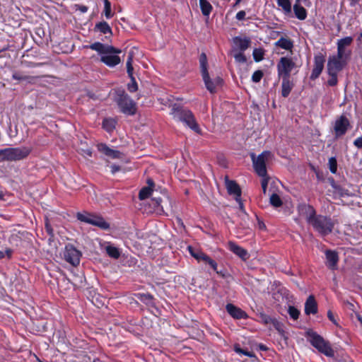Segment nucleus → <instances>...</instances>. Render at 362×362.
Masks as SVG:
<instances>
[{
    "label": "nucleus",
    "instance_id": "obj_1",
    "mask_svg": "<svg viewBox=\"0 0 362 362\" xmlns=\"http://www.w3.org/2000/svg\"><path fill=\"white\" fill-rule=\"evenodd\" d=\"M86 47H89L97 52L100 56V61L109 67H114L121 62L118 56L122 52L119 49L98 42L86 46Z\"/></svg>",
    "mask_w": 362,
    "mask_h": 362
},
{
    "label": "nucleus",
    "instance_id": "obj_2",
    "mask_svg": "<svg viewBox=\"0 0 362 362\" xmlns=\"http://www.w3.org/2000/svg\"><path fill=\"white\" fill-rule=\"evenodd\" d=\"M300 66L301 63L298 62L296 57H283L276 65L278 76L290 78L291 72L295 70L298 71Z\"/></svg>",
    "mask_w": 362,
    "mask_h": 362
},
{
    "label": "nucleus",
    "instance_id": "obj_3",
    "mask_svg": "<svg viewBox=\"0 0 362 362\" xmlns=\"http://www.w3.org/2000/svg\"><path fill=\"white\" fill-rule=\"evenodd\" d=\"M171 114L175 119L185 123L196 133H200V128L190 110L173 107Z\"/></svg>",
    "mask_w": 362,
    "mask_h": 362
},
{
    "label": "nucleus",
    "instance_id": "obj_4",
    "mask_svg": "<svg viewBox=\"0 0 362 362\" xmlns=\"http://www.w3.org/2000/svg\"><path fill=\"white\" fill-rule=\"evenodd\" d=\"M30 153V149L25 146L0 149V163L21 160L27 157Z\"/></svg>",
    "mask_w": 362,
    "mask_h": 362
},
{
    "label": "nucleus",
    "instance_id": "obj_5",
    "mask_svg": "<svg viewBox=\"0 0 362 362\" xmlns=\"http://www.w3.org/2000/svg\"><path fill=\"white\" fill-rule=\"evenodd\" d=\"M307 334L310 343L320 353L328 357L334 356V351L328 341L315 332H308Z\"/></svg>",
    "mask_w": 362,
    "mask_h": 362
},
{
    "label": "nucleus",
    "instance_id": "obj_6",
    "mask_svg": "<svg viewBox=\"0 0 362 362\" xmlns=\"http://www.w3.org/2000/svg\"><path fill=\"white\" fill-rule=\"evenodd\" d=\"M310 225L320 235H326L332 231L334 223L327 216H317Z\"/></svg>",
    "mask_w": 362,
    "mask_h": 362
},
{
    "label": "nucleus",
    "instance_id": "obj_7",
    "mask_svg": "<svg viewBox=\"0 0 362 362\" xmlns=\"http://www.w3.org/2000/svg\"><path fill=\"white\" fill-rule=\"evenodd\" d=\"M270 156L271 153L269 151H264L257 157H255L254 153L251 154L254 168L260 177H265L267 175L266 161Z\"/></svg>",
    "mask_w": 362,
    "mask_h": 362
},
{
    "label": "nucleus",
    "instance_id": "obj_8",
    "mask_svg": "<svg viewBox=\"0 0 362 362\" xmlns=\"http://www.w3.org/2000/svg\"><path fill=\"white\" fill-rule=\"evenodd\" d=\"M117 103L121 111L126 114L134 115L136 110L135 103L125 93L119 95Z\"/></svg>",
    "mask_w": 362,
    "mask_h": 362
},
{
    "label": "nucleus",
    "instance_id": "obj_9",
    "mask_svg": "<svg viewBox=\"0 0 362 362\" xmlns=\"http://www.w3.org/2000/svg\"><path fill=\"white\" fill-rule=\"evenodd\" d=\"M77 218L81 221L92 224L98 226L102 229H107L110 225L102 217L97 216L90 214H77Z\"/></svg>",
    "mask_w": 362,
    "mask_h": 362
},
{
    "label": "nucleus",
    "instance_id": "obj_10",
    "mask_svg": "<svg viewBox=\"0 0 362 362\" xmlns=\"http://www.w3.org/2000/svg\"><path fill=\"white\" fill-rule=\"evenodd\" d=\"M81 252L73 245H68L65 247L64 251V257L65 260L74 266H76L80 262Z\"/></svg>",
    "mask_w": 362,
    "mask_h": 362
},
{
    "label": "nucleus",
    "instance_id": "obj_11",
    "mask_svg": "<svg viewBox=\"0 0 362 362\" xmlns=\"http://www.w3.org/2000/svg\"><path fill=\"white\" fill-rule=\"evenodd\" d=\"M188 250H189L190 255L194 258H195L198 262L203 261L204 262L209 264L214 271H216L217 273H218V272L217 271L216 262L215 261H214L213 259H211L208 255L204 254L201 250L194 249L191 246L188 247Z\"/></svg>",
    "mask_w": 362,
    "mask_h": 362
},
{
    "label": "nucleus",
    "instance_id": "obj_12",
    "mask_svg": "<svg viewBox=\"0 0 362 362\" xmlns=\"http://www.w3.org/2000/svg\"><path fill=\"white\" fill-rule=\"evenodd\" d=\"M346 59L345 57H339L338 53L336 56L329 57L327 62L328 73H338L345 65Z\"/></svg>",
    "mask_w": 362,
    "mask_h": 362
},
{
    "label": "nucleus",
    "instance_id": "obj_13",
    "mask_svg": "<svg viewBox=\"0 0 362 362\" xmlns=\"http://www.w3.org/2000/svg\"><path fill=\"white\" fill-rule=\"evenodd\" d=\"M202 76L205 86L210 93L216 92V88L219 87L222 83V79L220 77L216 76L213 78H211L208 72L202 74Z\"/></svg>",
    "mask_w": 362,
    "mask_h": 362
},
{
    "label": "nucleus",
    "instance_id": "obj_14",
    "mask_svg": "<svg viewBox=\"0 0 362 362\" xmlns=\"http://www.w3.org/2000/svg\"><path fill=\"white\" fill-rule=\"evenodd\" d=\"M226 185L227 190L230 194L234 195L235 199L239 204L240 209H243V204L240 199L241 191L239 186L233 180H226Z\"/></svg>",
    "mask_w": 362,
    "mask_h": 362
},
{
    "label": "nucleus",
    "instance_id": "obj_15",
    "mask_svg": "<svg viewBox=\"0 0 362 362\" xmlns=\"http://www.w3.org/2000/svg\"><path fill=\"white\" fill-rule=\"evenodd\" d=\"M349 125L348 119L344 116H341L337 119L334 125V131L336 136H340L344 135Z\"/></svg>",
    "mask_w": 362,
    "mask_h": 362
},
{
    "label": "nucleus",
    "instance_id": "obj_16",
    "mask_svg": "<svg viewBox=\"0 0 362 362\" xmlns=\"http://www.w3.org/2000/svg\"><path fill=\"white\" fill-rule=\"evenodd\" d=\"M353 42V38L351 37H346L339 40L337 42V53L339 54V57H345L348 58L350 52L347 51L346 48L349 46Z\"/></svg>",
    "mask_w": 362,
    "mask_h": 362
},
{
    "label": "nucleus",
    "instance_id": "obj_17",
    "mask_svg": "<svg viewBox=\"0 0 362 362\" xmlns=\"http://www.w3.org/2000/svg\"><path fill=\"white\" fill-rule=\"evenodd\" d=\"M299 213L301 216H304L309 224L317 218L315 214V210L310 205L303 204L298 207Z\"/></svg>",
    "mask_w": 362,
    "mask_h": 362
},
{
    "label": "nucleus",
    "instance_id": "obj_18",
    "mask_svg": "<svg viewBox=\"0 0 362 362\" xmlns=\"http://www.w3.org/2000/svg\"><path fill=\"white\" fill-rule=\"evenodd\" d=\"M98 151L111 159H117L122 158V153L119 151L110 148L105 144H100L98 145Z\"/></svg>",
    "mask_w": 362,
    "mask_h": 362
},
{
    "label": "nucleus",
    "instance_id": "obj_19",
    "mask_svg": "<svg viewBox=\"0 0 362 362\" xmlns=\"http://www.w3.org/2000/svg\"><path fill=\"white\" fill-rule=\"evenodd\" d=\"M228 248L243 261L247 260L250 257L247 251L234 242H229L228 243Z\"/></svg>",
    "mask_w": 362,
    "mask_h": 362
},
{
    "label": "nucleus",
    "instance_id": "obj_20",
    "mask_svg": "<svg viewBox=\"0 0 362 362\" xmlns=\"http://www.w3.org/2000/svg\"><path fill=\"white\" fill-rule=\"evenodd\" d=\"M324 58L322 56H317L315 57V64L313 69L310 78L311 79L317 78L324 68Z\"/></svg>",
    "mask_w": 362,
    "mask_h": 362
},
{
    "label": "nucleus",
    "instance_id": "obj_21",
    "mask_svg": "<svg viewBox=\"0 0 362 362\" xmlns=\"http://www.w3.org/2000/svg\"><path fill=\"white\" fill-rule=\"evenodd\" d=\"M317 312V305L313 296H310L305 303L306 315L315 314Z\"/></svg>",
    "mask_w": 362,
    "mask_h": 362
},
{
    "label": "nucleus",
    "instance_id": "obj_22",
    "mask_svg": "<svg viewBox=\"0 0 362 362\" xmlns=\"http://www.w3.org/2000/svg\"><path fill=\"white\" fill-rule=\"evenodd\" d=\"M226 310L233 317L236 319H242L247 317V315L244 311L232 304H228L226 305Z\"/></svg>",
    "mask_w": 362,
    "mask_h": 362
},
{
    "label": "nucleus",
    "instance_id": "obj_23",
    "mask_svg": "<svg viewBox=\"0 0 362 362\" xmlns=\"http://www.w3.org/2000/svg\"><path fill=\"white\" fill-rule=\"evenodd\" d=\"M233 43L235 49L243 52L248 48L250 41L247 37H236L233 39Z\"/></svg>",
    "mask_w": 362,
    "mask_h": 362
},
{
    "label": "nucleus",
    "instance_id": "obj_24",
    "mask_svg": "<svg viewBox=\"0 0 362 362\" xmlns=\"http://www.w3.org/2000/svg\"><path fill=\"white\" fill-rule=\"evenodd\" d=\"M282 78L281 83V95L283 97H287L291 93L293 84L289 78L287 77H281Z\"/></svg>",
    "mask_w": 362,
    "mask_h": 362
},
{
    "label": "nucleus",
    "instance_id": "obj_25",
    "mask_svg": "<svg viewBox=\"0 0 362 362\" xmlns=\"http://www.w3.org/2000/svg\"><path fill=\"white\" fill-rule=\"evenodd\" d=\"M325 254L328 267L334 269L336 267L338 262V255L337 252L327 250Z\"/></svg>",
    "mask_w": 362,
    "mask_h": 362
},
{
    "label": "nucleus",
    "instance_id": "obj_26",
    "mask_svg": "<svg viewBox=\"0 0 362 362\" xmlns=\"http://www.w3.org/2000/svg\"><path fill=\"white\" fill-rule=\"evenodd\" d=\"M275 45L286 50H291L293 47V42L290 39L286 37H281L275 42Z\"/></svg>",
    "mask_w": 362,
    "mask_h": 362
},
{
    "label": "nucleus",
    "instance_id": "obj_27",
    "mask_svg": "<svg viewBox=\"0 0 362 362\" xmlns=\"http://www.w3.org/2000/svg\"><path fill=\"white\" fill-rule=\"evenodd\" d=\"M199 6L204 16H208L212 10V6L207 0H199Z\"/></svg>",
    "mask_w": 362,
    "mask_h": 362
},
{
    "label": "nucleus",
    "instance_id": "obj_28",
    "mask_svg": "<svg viewBox=\"0 0 362 362\" xmlns=\"http://www.w3.org/2000/svg\"><path fill=\"white\" fill-rule=\"evenodd\" d=\"M277 4L279 6L282 8L284 13L286 15L291 13V3L290 0H277Z\"/></svg>",
    "mask_w": 362,
    "mask_h": 362
},
{
    "label": "nucleus",
    "instance_id": "obj_29",
    "mask_svg": "<svg viewBox=\"0 0 362 362\" xmlns=\"http://www.w3.org/2000/svg\"><path fill=\"white\" fill-rule=\"evenodd\" d=\"M105 251L107 255L115 259H117L120 256V252L119 249L114 245H108L105 247Z\"/></svg>",
    "mask_w": 362,
    "mask_h": 362
},
{
    "label": "nucleus",
    "instance_id": "obj_30",
    "mask_svg": "<svg viewBox=\"0 0 362 362\" xmlns=\"http://www.w3.org/2000/svg\"><path fill=\"white\" fill-rule=\"evenodd\" d=\"M115 124L116 121L112 118L105 119L103 122V128L108 132H112L115 129Z\"/></svg>",
    "mask_w": 362,
    "mask_h": 362
},
{
    "label": "nucleus",
    "instance_id": "obj_31",
    "mask_svg": "<svg viewBox=\"0 0 362 362\" xmlns=\"http://www.w3.org/2000/svg\"><path fill=\"white\" fill-rule=\"evenodd\" d=\"M261 319L265 324L272 322L273 324V325L274 326V327L278 331H279V332L281 331V325L278 321H276L275 320H272L269 317H268L264 314H261Z\"/></svg>",
    "mask_w": 362,
    "mask_h": 362
},
{
    "label": "nucleus",
    "instance_id": "obj_32",
    "mask_svg": "<svg viewBox=\"0 0 362 362\" xmlns=\"http://www.w3.org/2000/svg\"><path fill=\"white\" fill-rule=\"evenodd\" d=\"M96 28L104 34H112V30L109 25L106 22H100L96 25Z\"/></svg>",
    "mask_w": 362,
    "mask_h": 362
},
{
    "label": "nucleus",
    "instance_id": "obj_33",
    "mask_svg": "<svg viewBox=\"0 0 362 362\" xmlns=\"http://www.w3.org/2000/svg\"><path fill=\"white\" fill-rule=\"evenodd\" d=\"M199 62H200V67H201V73H202V75L204 74H206L208 72L207 71V59H206V56L204 53H202L201 55H200V58H199Z\"/></svg>",
    "mask_w": 362,
    "mask_h": 362
},
{
    "label": "nucleus",
    "instance_id": "obj_34",
    "mask_svg": "<svg viewBox=\"0 0 362 362\" xmlns=\"http://www.w3.org/2000/svg\"><path fill=\"white\" fill-rule=\"evenodd\" d=\"M153 189L151 186L145 187L141 189L139 197L140 199H145L148 198L152 193Z\"/></svg>",
    "mask_w": 362,
    "mask_h": 362
},
{
    "label": "nucleus",
    "instance_id": "obj_35",
    "mask_svg": "<svg viewBox=\"0 0 362 362\" xmlns=\"http://www.w3.org/2000/svg\"><path fill=\"white\" fill-rule=\"evenodd\" d=\"M103 1L105 16L107 19H109L113 16V13L111 11V4L108 0H103Z\"/></svg>",
    "mask_w": 362,
    "mask_h": 362
},
{
    "label": "nucleus",
    "instance_id": "obj_36",
    "mask_svg": "<svg viewBox=\"0 0 362 362\" xmlns=\"http://www.w3.org/2000/svg\"><path fill=\"white\" fill-rule=\"evenodd\" d=\"M234 351L239 355H245L250 358H255V355L253 352L247 351L240 348L238 345L234 346Z\"/></svg>",
    "mask_w": 362,
    "mask_h": 362
},
{
    "label": "nucleus",
    "instance_id": "obj_37",
    "mask_svg": "<svg viewBox=\"0 0 362 362\" xmlns=\"http://www.w3.org/2000/svg\"><path fill=\"white\" fill-rule=\"evenodd\" d=\"M269 200L271 204L274 207H279L282 204V201L281 198L276 194H272L270 197Z\"/></svg>",
    "mask_w": 362,
    "mask_h": 362
},
{
    "label": "nucleus",
    "instance_id": "obj_38",
    "mask_svg": "<svg viewBox=\"0 0 362 362\" xmlns=\"http://www.w3.org/2000/svg\"><path fill=\"white\" fill-rule=\"evenodd\" d=\"M252 54L256 62H260L264 58V51L262 49H255Z\"/></svg>",
    "mask_w": 362,
    "mask_h": 362
},
{
    "label": "nucleus",
    "instance_id": "obj_39",
    "mask_svg": "<svg viewBox=\"0 0 362 362\" xmlns=\"http://www.w3.org/2000/svg\"><path fill=\"white\" fill-rule=\"evenodd\" d=\"M329 168L331 173H336L337 170V163L334 157H332L329 159Z\"/></svg>",
    "mask_w": 362,
    "mask_h": 362
},
{
    "label": "nucleus",
    "instance_id": "obj_40",
    "mask_svg": "<svg viewBox=\"0 0 362 362\" xmlns=\"http://www.w3.org/2000/svg\"><path fill=\"white\" fill-rule=\"evenodd\" d=\"M288 312L291 316V317H292L293 320H297L298 318V316H299V314H300V312L299 310L296 308L295 307L293 306H289L288 307Z\"/></svg>",
    "mask_w": 362,
    "mask_h": 362
},
{
    "label": "nucleus",
    "instance_id": "obj_41",
    "mask_svg": "<svg viewBox=\"0 0 362 362\" xmlns=\"http://www.w3.org/2000/svg\"><path fill=\"white\" fill-rule=\"evenodd\" d=\"M329 78L327 81L329 86H333L337 83V73H328Z\"/></svg>",
    "mask_w": 362,
    "mask_h": 362
},
{
    "label": "nucleus",
    "instance_id": "obj_42",
    "mask_svg": "<svg viewBox=\"0 0 362 362\" xmlns=\"http://www.w3.org/2000/svg\"><path fill=\"white\" fill-rule=\"evenodd\" d=\"M263 76V72L260 70L256 71L252 76V80L253 82L257 83L260 81Z\"/></svg>",
    "mask_w": 362,
    "mask_h": 362
},
{
    "label": "nucleus",
    "instance_id": "obj_43",
    "mask_svg": "<svg viewBox=\"0 0 362 362\" xmlns=\"http://www.w3.org/2000/svg\"><path fill=\"white\" fill-rule=\"evenodd\" d=\"M131 82L128 84V90L130 92H135L138 89L137 83L135 81L134 77L130 78Z\"/></svg>",
    "mask_w": 362,
    "mask_h": 362
},
{
    "label": "nucleus",
    "instance_id": "obj_44",
    "mask_svg": "<svg viewBox=\"0 0 362 362\" xmlns=\"http://www.w3.org/2000/svg\"><path fill=\"white\" fill-rule=\"evenodd\" d=\"M234 58L238 63H245L246 62V57L241 52L235 53L234 54Z\"/></svg>",
    "mask_w": 362,
    "mask_h": 362
},
{
    "label": "nucleus",
    "instance_id": "obj_45",
    "mask_svg": "<svg viewBox=\"0 0 362 362\" xmlns=\"http://www.w3.org/2000/svg\"><path fill=\"white\" fill-rule=\"evenodd\" d=\"M12 251L10 249H6L4 250H0V258L5 257H10L11 256Z\"/></svg>",
    "mask_w": 362,
    "mask_h": 362
},
{
    "label": "nucleus",
    "instance_id": "obj_46",
    "mask_svg": "<svg viewBox=\"0 0 362 362\" xmlns=\"http://www.w3.org/2000/svg\"><path fill=\"white\" fill-rule=\"evenodd\" d=\"M263 179L262 180V191H263V193L265 194L266 193V191H267V185H268V177H267V175L265 177H262Z\"/></svg>",
    "mask_w": 362,
    "mask_h": 362
},
{
    "label": "nucleus",
    "instance_id": "obj_47",
    "mask_svg": "<svg viewBox=\"0 0 362 362\" xmlns=\"http://www.w3.org/2000/svg\"><path fill=\"white\" fill-rule=\"evenodd\" d=\"M133 71H134V68H133L132 64H131L129 62L127 63V74H128L129 78L134 77L133 76Z\"/></svg>",
    "mask_w": 362,
    "mask_h": 362
},
{
    "label": "nucleus",
    "instance_id": "obj_48",
    "mask_svg": "<svg viewBox=\"0 0 362 362\" xmlns=\"http://www.w3.org/2000/svg\"><path fill=\"white\" fill-rule=\"evenodd\" d=\"M140 299L146 303H149L151 301V296L148 294L141 295Z\"/></svg>",
    "mask_w": 362,
    "mask_h": 362
},
{
    "label": "nucleus",
    "instance_id": "obj_49",
    "mask_svg": "<svg viewBox=\"0 0 362 362\" xmlns=\"http://www.w3.org/2000/svg\"><path fill=\"white\" fill-rule=\"evenodd\" d=\"M245 15H246V13L244 11H240L237 13L236 19L238 21H242V20L245 19Z\"/></svg>",
    "mask_w": 362,
    "mask_h": 362
},
{
    "label": "nucleus",
    "instance_id": "obj_50",
    "mask_svg": "<svg viewBox=\"0 0 362 362\" xmlns=\"http://www.w3.org/2000/svg\"><path fill=\"white\" fill-rule=\"evenodd\" d=\"M327 317L329 318V320H331L334 325H337V321L334 318V314L332 313V312L331 310H329L327 312Z\"/></svg>",
    "mask_w": 362,
    "mask_h": 362
},
{
    "label": "nucleus",
    "instance_id": "obj_51",
    "mask_svg": "<svg viewBox=\"0 0 362 362\" xmlns=\"http://www.w3.org/2000/svg\"><path fill=\"white\" fill-rule=\"evenodd\" d=\"M354 145L358 148L362 147V137H358L354 141Z\"/></svg>",
    "mask_w": 362,
    "mask_h": 362
},
{
    "label": "nucleus",
    "instance_id": "obj_52",
    "mask_svg": "<svg viewBox=\"0 0 362 362\" xmlns=\"http://www.w3.org/2000/svg\"><path fill=\"white\" fill-rule=\"evenodd\" d=\"M12 77L15 80H24V79H25V76H21V75H20L19 74H17V73L13 74Z\"/></svg>",
    "mask_w": 362,
    "mask_h": 362
},
{
    "label": "nucleus",
    "instance_id": "obj_53",
    "mask_svg": "<svg viewBox=\"0 0 362 362\" xmlns=\"http://www.w3.org/2000/svg\"><path fill=\"white\" fill-rule=\"evenodd\" d=\"M112 173H115L116 172L120 170V167L116 165H112L110 166Z\"/></svg>",
    "mask_w": 362,
    "mask_h": 362
},
{
    "label": "nucleus",
    "instance_id": "obj_54",
    "mask_svg": "<svg viewBox=\"0 0 362 362\" xmlns=\"http://www.w3.org/2000/svg\"><path fill=\"white\" fill-rule=\"evenodd\" d=\"M76 6L78 7V9L82 13H86L88 11V8L86 6L77 5Z\"/></svg>",
    "mask_w": 362,
    "mask_h": 362
},
{
    "label": "nucleus",
    "instance_id": "obj_55",
    "mask_svg": "<svg viewBox=\"0 0 362 362\" xmlns=\"http://www.w3.org/2000/svg\"><path fill=\"white\" fill-rule=\"evenodd\" d=\"M132 61H133V56L132 54H129L127 61V63L129 62L131 64H132Z\"/></svg>",
    "mask_w": 362,
    "mask_h": 362
},
{
    "label": "nucleus",
    "instance_id": "obj_56",
    "mask_svg": "<svg viewBox=\"0 0 362 362\" xmlns=\"http://www.w3.org/2000/svg\"><path fill=\"white\" fill-rule=\"evenodd\" d=\"M46 228H47V230L48 231V233L49 234H52V230L51 228L49 227V226L48 225V223H46Z\"/></svg>",
    "mask_w": 362,
    "mask_h": 362
},
{
    "label": "nucleus",
    "instance_id": "obj_57",
    "mask_svg": "<svg viewBox=\"0 0 362 362\" xmlns=\"http://www.w3.org/2000/svg\"><path fill=\"white\" fill-rule=\"evenodd\" d=\"M356 317L358 319V320L361 322V324L362 325V315H359V314H356Z\"/></svg>",
    "mask_w": 362,
    "mask_h": 362
},
{
    "label": "nucleus",
    "instance_id": "obj_58",
    "mask_svg": "<svg viewBox=\"0 0 362 362\" xmlns=\"http://www.w3.org/2000/svg\"><path fill=\"white\" fill-rule=\"evenodd\" d=\"M358 1H359V0H351V6L355 5L356 4H357V3H358Z\"/></svg>",
    "mask_w": 362,
    "mask_h": 362
},
{
    "label": "nucleus",
    "instance_id": "obj_59",
    "mask_svg": "<svg viewBox=\"0 0 362 362\" xmlns=\"http://www.w3.org/2000/svg\"><path fill=\"white\" fill-rule=\"evenodd\" d=\"M242 0H237L236 2L235 3V4L233 5V7H236L240 4V2Z\"/></svg>",
    "mask_w": 362,
    "mask_h": 362
},
{
    "label": "nucleus",
    "instance_id": "obj_60",
    "mask_svg": "<svg viewBox=\"0 0 362 362\" xmlns=\"http://www.w3.org/2000/svg\"><path fill=\"white\" fill-rule=\"evenodd\" d=\"M259 228H265V225L263 223H259Z\"/></svg>",
    "mask_w": 362,
    "mask_h": 362
},
{
    "label": "nucleus",
    "instance_id": "obj_61",
    "mask_svg": "<svg viewBox=\"0 0 362 362\" xmlns=\"http://www.w3.org/2000/svg\"><path fill=\"white\" fill-rule=\"evenodd\" d=\"M259 348H260L261 349H262V350H266V348H265V346H264V345H260V346H259Z\"/></svg>",
    "mask_w": 362,
    "mask_h": 362
},
{
    "label": "nucleus",
    "instance_id": "obj_62",
    "mask_svg": "<svg viewBox=\"0 0 362 362\" xmlns=\"http://www.w3.org/2000/svg\"><path fill=\"white\" fill-rule=\"evenodd\" d=\"M160 199H156V204H159V203H160Z\"/></svg>",
    "mask_w": 362,
    "mask_h": 362
},
{
    "label": "nucleus",
    "instance_id": "obj_63",
    "mask_svg": "<svg viewBox=\"0 0 362 362\" xmlns=\"http://www.w3.org/2000/svg\"><path fill=\"white\" fill-rule=\"evenodd\" d=\"M93 362H101L100 360L97 359V360H94Z\"/></svg>",
    "mask_w": 362,
    "mask_h": 362
}]
</instances>
